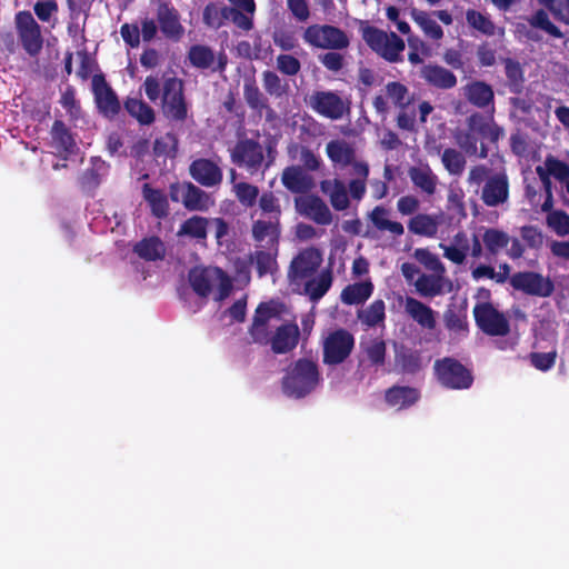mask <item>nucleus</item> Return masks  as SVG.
<instances>
[{"label":"nucleus","mask_w":569,"mask_h":569,"mask_svg":"<svg viewBox=\"0 0 569 569\" xmlns=\"http://www.w3.org/2000/svg\"><path fill=\"white\" fill-rule=\"evenodd\" d=\"M466 123L467 129L455 134L457 144L466 154L486 159L489 149L483 141L497 144L503 136V129L495 121L492 114L481 112L471 113Z\"/></svg>","instance_id":"nucleus-1"},{"label":"nucleus","mask_w":569,"mask_h":569,"mask_svg":"<svg viewBox=\"0 0 569 569\" xmlns=\"http://www.w3.org/2000/svg\"><path fill=\"white\" fill-rule=\"evenodd\" d=\"M362 39L385 61L389 63L403 61L406 42L396 32H387L373 26H366L362 28Z\"/></svg>","instance_id":"nucleus-2"},{"label":"nucleus","mask_w":569,"mask_h":569,"mask_svg":"<svg viewBox=\"0 0 569 569\" xmlns=\"http://www.w3.org/2000/svg\"><path fill=\"white\" fill-rule=\"evenodd\" d=\"M319 382L320 372L317 362L301 358L283 377L282 387L287 395L303 398L315 390Z\"/></svg>","instance_id":"nucleus-3"},{"label":"nucleus","mask_w":569,"mask_h":569,"mask_svg":"<svg viewBox=\"0 0 569 569\" xmlns=\"http://www.w3.org/2000/svg\"><path fill=\"white\" fill-rule=\"evenodd\" d=\"M433 373L437 381L446 389L465 390L473 383L471 370L452 357L437 359L433 363Z\"/></svg>","instance_id":"nucleus-4"},{"label":"nucleus","mask_w":569,"mask_h":569,"mask_svg":"<svg viewBox=\"0 0 569 569\" xmlns=\"http://www.w3.org/2000/svg\"><path fill=\"white\" fill-rule=\"evenodd\" d=\"M356 340L347 329L331 331L322 343V362L327 366L343 363L352 353Z\"/></svg>","instance_id":"nucleus-5"},{"label":"nucleus","mask_w":569,"mask_h":569,"mask_svg":"<svg viewBox=\"0 0 569 569\" xmlns=\"http://www.w3.org/2000/svg\"><path fill=\"white\" fill-rule=\"evenodd\" d=\"M303 41L315 48L342 50L349 47L347 33L331 24H311L302 34Z\"/></svg>","instance_id":"nucleus-6"},{"label":"nucleus","mask_w":569,"mask_h":569,"mask_svg":"<svg viewBox=\"0 0 569 569\" xmlns=\"http://www.w3.org/2000/svg\"><path fill=\"white\" fill-rule=\"evenodd\" d=\"M162 112L172 121H184L188 117V103L184 97L183 81L177 77L164 79L162 86Z\"/></svg>","instance_id":"nucleus-7"},{"label":"nucleus","mask_w":569,"mask_h":569,"mask_svg":"<svg viewBox=\"0 0 569 569\" xmlns=\"http://www.w3.org/2000/svg\"><path fill=\"white\" fill-rule=\"evenodd\" d=\"M472 312L477 327L487 336L505 337L509 335V320L491 302L477 303Z\"/></svg>","instance_id":"nucleus-8"},{"label":"nucleus","mask_w":569,"mask_h":569,"mask_svg":"<svg viewBox=\"0 0 569 569\" xmlns=\"http://www.w3.org/2000/svg\"><path fill=\"white\" fill-rule=\"evenodd\" d=\"M16 29L23 50L30 57H37L43 47L41 27L30 11L23 10L16 14Z\"/></svg>","instance_id":"nucleus-9"},{"label":"nucleus","mask_w":569,"mask_h":569,"mask_svg":"<svg viewBox=\"0 0 569 569\" xmlns=\"http://www.w3.org/2000/svg\"><path fill=\"white\" fill-rule=\"evenodd\" d=\"M91 91L98 112L107 118L114 119L121 111L118 94L106 80L103 73H96L91 78Z\"/></svg>","instance_id":"nucleus-10"},{"label":"nucleus","mask_w":569,"mask_h":569,"mask_svg":"<svg viewBox=\"0 0 569 569\" xmlns=\"http://www.w3.org/2000/svg\"><path fill=\"white\" fill-rule=\"evenodd\" d=\"M308 106L319 116L340 120L350 111V103L335 91H315L308 100Z\"/></svg>","instance_id":"nucleus-11"},{"label":"nucleus","mask_w":569,"mask_h":569,"mask_svg":"<svg viewBox=\"0 0 569 569\" xmlns=\"http://www.w3.org/2000/svg\"><path fill=\"white\" fill-rule=\"evenodd\" d=\"M230 158L232 163L246 168L250 174L259 172L264 163L262 146L253 139H240L233 147Z\"/></svg>","instance_id":"nucleus-12"},{"label":"nucleus","mask_w":569,"mask_h":569,"mask_svg":"<svg viewBox=\"0 0 569 569\" xmlns=\"http://www.w3.org/2000/svg\"><path fill=\"white\" fill-rule=\"evenodd\" d=\"M510 286L528 296L548 298L555 292V283L549 277L535 271H518L510 277Z\"/></svg>","instance_id":"nucleus-13"},{"label":"nucleus","mask_w":569,"mask_h":569,"mask_svg":"<svg viewBox=\"0 0 569 569\" xmlns=\"http://www.w3.org/2000/svg\"><path fill=\"white\" fill-rule=\"evenodd\" d=\"M411 18L421 29L423 34L433 41H439L445 36L441 26L437 23L435 18H438L446 26H450L453 22L452 14L448 10L428 12L425 10L412 9Z\"/></svg>","instance_id":"nucleus-14"},{"label":"nucleus","mask_w":569,"mask_h":569,"mask_svg":"<svg viewBox=\"0 0 569 569\" xmlns=\"http://www.w3.org/2000/svg\"><path fill=\"white\" fill-rule=\"evenodd\" d=\"M510 183L506 172L492 173L482 186L480 199L487 207H499L508 202Z\"/></svg>","instance_id":"nucleus-15"},{"label":"nucleus","mask_w":569,"mask_h":569,"mask_svg":"<svg viewBox=\"0 0 569 569\" xmlns=\"http://www.w3.org/2000/svg\"><path fill=\"white\" fill-rule=\"evenodd\" d=\"M392 348L395 371L413 376L423 369L425 363L421 350L398 341H393Z\"/></svg>","instance_id":"nucleus-16"},{"label":"nucleus","mask_w":569,"mask_h":569,"mask_svg":"<svg viewBox=\"0 0 569 569\" xmlns=\"http://www.w3.org/2000/svg\"><path fill=\"white\" fill-rule=\"evenodd\" d=\"M322 254L317 248H307L300 251L291 261L288 276L292 281L305 280L311 277L320 267Z\"/></svg>","instance_id":"nucleus-17"},{"label":"nucleus","mask_w":569,"mask_h":569,"mask_svg":"<svg viewBox=\"0 0 569 569\" xmlns=\"http://www.w3.org/2000/svg\"><path fill=\"white\" fill-rule=\"evenodd\" d=\"M297 211L317 224L328 226L332 222V213L327 203L316 194H307L295 199Z\"/></svg>","instance_id":"nucleus-18"},{"label":"nucleus","mask_w":569,"mask_h":569,"mask_svg":"<svg viewBox=\"0 0 569 569\" xmlns=\"http://www.w3.org/2000/svg\"><path fill=\"white\" fill-rule=\"evenodd\" d=\"M157 20L161 32L168 39L178 41L184 33V28L180 22L178 10L169 2L162 1L157 8Z\"/></svg>","instance_id":"nucleus-19"},{"label":"nucleus","mask_w":569,"mask_h":569,"mask_svg":"<svg viewBox=\"0 0 569 569\" xmlns=\"http://www.w3.org/2000/svg\"><path fill=\"white\" fill-rule=\"evenodd\" d=\"M189 173L193 180L207 188L220 184L223 179L221 168L214 161L206 158L193 160L190 163Z\"/></svg>","instance_id":"nucleus-20"},{"label":"nucleus","mask_w":569,"mask_h":569,"mask_svg":"<svg viewBox=\"0 0 569 569\" xmlns=\"http://www.w3.org/2000/svg\"><path fill=\"white\" fill-rule=\"evenodd\" d=\"M465 97L469 103L479 108H490L487 114H495V92L492 87L480 80L471 81L465 87Z\"/></svg>","instance_id":"nucleus-21"},{"label":"nucleus","mask_w":569,"mask_h":569,"mask_svg":"<svg viewBox=\"0 0 569 569\" xmlns=\"http://www.w3.org/2000/svg\"><path fill=\"white\" fill-rule=\"evenodd\" d=\"M408 177L413 187L423 194L431 197L436 193L439 179L428 163L410 167L408 169Z\"/></svg>","instance_id":"nucleus-22"},{"label":"nucleus","mask_w":569,"mask_h":569,"mask_svg":"<svg viewBox=\"0 0 569 569\" xmlns=\"http://www.w3.org/2000/svg\"><path fill=\"white\" fill-rule=\"evenodd\" d=\"M406 313L422 329L435 330L437 327V312L420 300L407 297L405 301Z\"/></svg>","instance_id":"nucleus-23"},{"label":"nucleus","mask_w":569,"mask_h":569,"mask_svg":"<svg viewBox=\"0 0 569 569\" xmlns=\"http://www.w3.org/2000/svg\"><path fill=\"white\" fill-rule=\"evenodd\" d=\"M217 280V267H193L188 272V281L193 292L200 298H208Z\"/></svg>","instance_id":"nucleus-24"},{"label":"nucleus","mask_w":569,"mask_h":569,"mask_svg":"<svg viewBox=\"0 0 569 569\" xmlns=\"http://www.w3.org/2000/svg\"><path fill=\"white\" fill-rule=\"evenodd\" d=\"M299 336V328L296 323L279 326L269 341L271 350L277 355H283L293 350L298 345Z\"/></svg>","instance_id":"nucleus-25"},{"label":"nucleus","mask_w":569,"mask_h":569,"mask_svg":"<svg viewBox=\"0 0 569 569\" xmlns=\"http://www.w3.org/2000/svg\"><path fill=\"white\" fill-rule=\"evenodd\" d=\"M281 183L292 193L305 194L313 188L312 178L299 166H289L281 173Z\"/></svg>","instance_id":"nucleus-26"},{"label":"nucleus","mask_w":569,"mask_h":569,"mask_svg":"<svg viewBox=\"0 0 569 569\" xmlns=\"http://www.w3.org/2000/svg\"><path fill=\"white\" fill-rule=\"evenodd\" d=\"M181 202L189 211L206 212L213 204L211 197L201 188L192 182L181 184Z\"/></svg>","instance_id":"nucleus-27"},{"label":"nucleus","mask_w":569,"mask_h":569,"mask_svg":"<svg viewBox=\"0 0 569 569\" xmlns=\"http://www.w3.org/2000/svg\"><path fill=\"white\" fill-rule=\"evenodd\" d=\"M420 77L427 84L437 89H451L457 84L455 73L439 64H425L420 70Z\"/></svg>","instance_id":"nucleus-28"},{"label":"nucleus","mask_w":569,"mask_h":569,"mask_svg":"<svg viewBox=\"0 0 569 569\" xmlns=\"http://www.w3.org/2000/svg\"><path fill=\"white\" fill-rule=\"evenodd\" d=\"M252 238L257 243L262 244L268 248H272L277 246L280 237V219L262 220L258 219L253 221L252 228Z\"/></svg>","instance_id":"nucleus-29"},{"label":"nucleus","mask_w":569,"mask_h":569,"mask_svg":"<svg viewBox=\"0 0 569 569\" xmlns=\"http://www.w3.org/2000/svg\"><path fill=\"white\" fill-rule=\"evenodd\" d=\"M243 98L247 106L261 114L263 111L267 112V119H271L274 116L273 109L270 107L268 98L259 89L254 79H247L243 83Z\"/></svg>","instance_id":"nucleus-30"},{"label":"nucleus","mask_w":569,"mask_h":569,"mask_svg":"<svg viewBox=\"0 0 569 569\" xmlns=\"http://www.w3.org/2000/svg\"><path fill=\"white\" fill-rule=\"evenodd\" d=\"M326 152L335 167L345 169L353 163L357 157L355 147L345 139L331 140L326 146Z\"/></svg>","instance_id":"nucleus-31"},{"label":"nucleus","mask_w":569,"mask_h":569,"mask_svg":"<svg viewBox=\"0 0 569 569\" xmlns=\"http://www.w3.org/2000/svg\"><path fill=\"white\" fill-rule=\"evenodd\" d=\"M385 399L391 407L406 409L413 406L420 399V392L417 388L409 386H392L387 389Z\"/></svg>","instance_id":"nucleus-32"},{"label":"nucleus","mask_w":569,"mask_h":569,"mask_svg":"<svg viewBox=\"0 0 569 569\" xmlns=\"http://www.w3.org/2000/svg\"><path fill=\"white\" fill-rule=\"evenodd\" d=\"M440 222L438 214L417 213L408 221V230L417 236L435 238Z\"/></svg>","instance_id":"nucleus-33"},{"label":"nucleus","mask_w":569,"mask_h":569,"mask_svg":"<svg viewBox=\"0 0 569 569\" xmlns=\"http://www.w3.org/2000/svg\"><path fill=\"white\" fill-rule=\"evenodd\" d=\"M321 191L329 197L330 203L337 211L349 208L350 201L345 183L339 179L323 180L320 183Z\"/></svg>","instance_id":"nucleus-34"},{"label":"nucleus","mask_w":569,"mask_h":569,"mask_svg":"<svg viewBox=\"0 0 569 569\" xmlns=\"http://www.w3.org/2000/svg\"><path fill=\"white\" fill-rule=\"evenodd\" d=\"M143 199L150 207L153 217L164 219L169 216L170 207L168 196L160 189H154L149 183L142 186Z\"/></svg>","instance_id":"nucleus-35"},{"label":"nucleus","mask_w":569,"mask_h":569,"mask_svg":"<svg viewBox=\"0 0 569 569\" xmlns=\"http://www.w3.org/2000/svg\"><path fill=\"white\" fill-rule=\"evenodd\" d=\"M132 251L144 261L162 260L166 256L164 243L157 236L141 239L133 246Z\"/></svg>","instance_id":"nucleus-36"},{"label":"nucleus","mask_w":569,"mask_h":569,"mask_svg":"<svg viewBox=\"0 0 569 569\" xmlns=\"http://www.w3.org/2000/svg\"><path fill=\"white\" fill-rule=\"evenodd\" d=\"M123 108L140 126H150L156 121L153 108L141 98L127 97L123 101Z\"/></svg>","instance_id":"nucleus-37"},{"label":"nucleus","mask_w":569,"mask_h":569,"mask_svg":"<svg viewBox=\"0 0 569 569\" xmlns=\"http://www.w3.org/2000/svg\"><path fill=\"white\" fill-rule=\"evenodd\" d=\"M373 292V283L370 280L355 282L346 286L340 295V300L347 306L365 303Z\"/></svg>","instance_id":"nucleus-38"},{"label":"nucleus","mask_w":569,"mask_h":569,"mask_svg":"<svg viewBox=\"0 0 569 569\" xmlns=\"http://www.w3.org/2000/svg\"><path fill=\"white\" fill-rule=\"evenodd\" d=\"M108 164L100 158L91 159V167L79 177V184L83 192H93L101 183V177L107 172Z\"/></svg>","instance_id":"nucleus-39"},{"label":"nucleus","mask_w":569,"mask_h":569,"mask_svg":"<svg viewBox=\"0 0 569 569\" xmlns=\"http://www.w3.org/2000/svg\"><path fill=\"white\" fill-rule=\"evenodd\" d=\"M332 281V271L325 269L318 277L311 278L305 283V292L311 302H318L329 291Z\"/></svg>","instance_id":"nucleus-40"},{"label":"nucleus","mask_w":569,"mask_h":569,"mask_svg":"<svg viewBox=\"0 0 569 569\" xmlns=\"http://www.w3.org/2000/svg\"><path fill=\"white\" fill-rule=\"evenodd\" d=\"M51 138L54 148L59 152L71 154L76 149V141L70 131L62 120H54L51 128Z\"/></svg>","instance_id":"nucleus-41"},{"label":"nucleus","mask_w":569,"mask_h":569,"mask_svg":"<svg viewBox=\"0 0 569 569\" xmlns=\"http://www.w3.org/2000/svg\"><path fill=\"white\" fill-rule=\"evenodd\" d=\"M389 210L382 206H377L369 213V220L379 231H388L396 237H400L405 232L402 223L388 219Z\"/></svg>","instance_id":"nucleus-42"},{"label":"nucleus","mask_w":569,"mask_h":569,"mask_svg":"<svg viewBox=\"0 0 569 569\" xmlns=\"http://www.w3.org/2000/svg\"><path fill=\"white\" fill-rule=\"evenodd\" d=\"M505 64V73L507 78V87L510 92L519 94L523 90L525 72L519 61L512 58H502Z\"/></svg>","instance_id":"nucleus-43"},{"label":"nucleus","mask_w":569,"mask_h":569,"mask_svg":"<svg viewBox=\"0 0 569 569\" xmlns=\"http://www.w3.org/2000/svg\"><path fill=\"white\" fill-rule=\"evenodd\" d=\"M482 243L489 257H496L510 243V236L503 230L488 228L482 233Z\"/></svg>","instance_id":"nucleus-44"},{"label":"nucleus","mask_w":569,"mask_h":569,"mask_svg":"<svg viewBox=\"0 0 569 569\" xmlns=\"http://www.w3.org/2000/svg\"><path fill=\"white\" fill-rule=\"evenodd\" d=\"M221 27L231 21L237 28L249 31L253 28V19L247 13L240 12V10L227 6L222 1H219Z\"/></svg>","instance_id":"nucleus-45"},{"label":"nucleus","mask_w":569,"mask_h":569,"mask_svg":"<svg viewBox=\"0 0 569 569\" xmlns=\"http://www.w3.org/2000/svg\"><path fill=\"white\" fill-rule=\"evenodd\" d=\"M209 220L204 217L192 216L184 220L177 232L179 237L186 236L191 239L204 240L208 234Z\"/></svg>","instance_id":"nucleus-46"},{"label":"nucleus","mask_w":569,"mask_h":569,"mask_svg":"<svg viewBox=\"0 0 569 569\" xmlns=\"http://www.w3.org/2000/svg\"><path fill=\"white\" fill-rule=\"evenodd\" d=\"M357 318L367 327H376L386 319V305L381 299L372 301L367 308L357 311Z\"/></svg>","instance_id":"nucleus-47"},{"label":"nucleus","mask_w":569,"mask_h":569,"mask_svg":"<svg viewBox=\"0 0 569 569\" xmlns=\"http://www.w3.org/2000/svg\"><path fill=\"white\" fill-rule=\"evenodd\" d=\"M363 353L372 367L380 368L386 363L387 345L386 341L379 337L370 339L366 343H361Z\"/></svg>","instance_id":"nucleus-48"},{"label":"nucleus","mask_w":569,"mask_h":569,"mask_svg":"<svg viewBox=\"0 0 569 569\" xmlns=\"http://www.w3.org/2000/svg\"><path fill=\"white\" fill-rule=\"evenodd\" d=\"M417 291L422 297H436L443 291V278L441 276L422 273L415 283Z\"/></svg>","instance_id":"nucleus-49"},{"label":"nucleus","mask_w":569,"mask_h":569,"mask_svg":"<svg viewBox=\"0 0 569 569\" xmlns=\"http://www.w3.org/2000/svg\"><path fill=\"white\" fill-rule=\"evenodd\" d=\"M190 63L198 69H208L214 62L212 49L204 44H193L188 51Z\"/></svg>","instance_id":"nucleus-50"},{"label":"nucleus","mask_w":569,"mask_h":569,"mask_svg":"<svg viewBox=\"0 0 569 569\" xmlns=\"http://www.w3.org/2000/svg\"><path fill=\"white\" fill-rule=\"evenodd\" d=\"M441 162L451 176H460L467 163L465 156L453 148H447L443 150L441 154Z\"/></svg>","instance_id":"nucleus-51"},{"label":"nucleus","mask_w":569,"mask_h":569,"mask_svg":"<svg viewBox=\"0 0 569 569\" xmlns=\"http://www.w3.org/2000/svg\"><path fill=\"white\" fill-rule=\"evenodd\" d=\"M466 20L470 28L481 32L482 34L493 36L496 32V26L491 19L475 9L467 10Z\"/></svg>","instance_id":"nucleus-52"},{"label":"nucleus","mask_w":569,"mask_h":569,"mask_svg":"<svg viewBox=\"0 0 569 569\" xmlns=\"http://www.w3.org/2000/svg\"><path fill=\"white\" fill-rule=\"evenodd\" d=\"M528 22L532 28L540 29L553 38L561 39L563 37L562 31L549 19L543 9H539L531 14Z\"/></svg>","instance_id":"nucleus-53"},{"label":"nucleus","mask_w":569,"mask_h":569,"mask_svg":"<svg viewBox=\"0 0 569 569\" xmlns=\"http://www.w3.org/2000/svg\"><path fill=\"white\" fill-rule=\"evenodd\" d=\"M262 86L268 94L276 98L287 94L289 90L288 82L283 81L274 71L271 70L262 72Z\"/></svg>","instance_id":"nucleus-54"},{"label":"nucleus","mask_w":569,"mask_h":569,"mask_svg":"<svg viewBox=\"0 0 569 569\" xmlns=\"http://www.w3.org/2000/svg\"><path fill=\"white\" fill-rule=\"evenodd\" d=\"M386 94L393 104L400 109L407 108L412 100L407 86L399 81L388 82L386 86Z\"/></svg>","instance_id":"nucleus-55"},{"label":"nucleus","mask_w":569,"mask_h":569,"mask_svg":"<svg viewBox=\"0 0 569 569\" xmlns=\"http://www.w3.org/2000/svg\"><path fill=\"white\" fill-rule=\"evenodd\" d=\"M233 191L238 201L247 208L253 207L259 197V188L248 182L234 183Z\"/></svg>","instance_id":"nucleus-56"},{"label":"nucleus","mask_w":569,"mask_h":569,"mask_svg":"<svg viewBox=\"0 0 569 569\" xmlns=\"http://www.w3.org/2000/svg\"><path fill=\"white\" fill-rule=\"evenodd\" d=\"M249 261L256 263L259 277H263L272 271L273 266L277 263L274 256L266 250H257L249 256Z\"/></svg>","instance_id":"nucleus-57"},{"label":"nucleus","mask_w":569,"mask_h":569,"mask_svg":"<svg viewBox=\"0 0 569 569\" xmlns=\"http://www.w3.org/2000/svg\"><path fill=\"white\" fill-rule=\"evenodd\" d=\"M443 321L449 331L462 335L468 332L467 317L459 311L448 309L443 315Z\"/></svg>","instance_id":"nucleus-58"},{"label":"nucleus","mask_w":569,"mask_h":569,"mask_svg":"<svg viewBox=\"0 0 569 569\" xmlns=\"http://www.w3.org/2000/svg\"><path fill=\"white\" fill-rule=\"evenodd\" d=\"M543 168L559 182L569 178V164L551 154L547 156Z\"/></svg>","instance_id":"nucleus-59"},{"label":"nucleus","mask_w":569,"mask_h":569,"mask_svg":"<svg viewBox=\"0 0 569 569\" xmlns=\"http://www.w3.org/2000/svg\"><path fill=\"white\" fill-rule=\"evenodd\" d=\"M259 208L266 214H270L269 218L280 219L281 206L279 199L272 191H264L258 199Z\"/></svg>","instance_id":"nucleus-60"},{"label":"nucleus","mask_w":569,"mask_h":569,"mask_svg":"<svg viewBox=\"0 0 569 569\" xmlns=\"http://www.w3.org/2000/svg\"><path fill=\"white\" fill-rule=\"evenodd\" d=\"M547 224L558 236L569 234V214L562 210H555L547 216Z\"/></svg>","instance_id":"nucleus-61"},{"label":"nucleus","mask_w":569,"mask_h":569,"mask_svg":"<svg viewBox=\"0 0 569 569\" xmlns=\"http://www.w3.org/2000/svg\"><path fill=\"white\" fill-rule=\"evenodd\" d=\"M558 21L569 26V0H538Z\"/></svg>","instance_id":"nucleus-62"},{"label":"nucleus","mask_w":569,"mask_h":569,"mask_svg":"<svg viewBox=\"0 0 569 569\" xmlns=\"http://www.w3.org/2000/svg\"><path fill=\"white\" fill-rule=\"evenodd\" d=\"M178 140L173 133H167L158 138L153 143V152L157 157H174L177 153Z\"/></svg>","instance_id":"nucleus-63"},{"label":"nucleus","mask_w":569,"mask_h":569,"mask_svg":"<svg viewBox=\"0 0 569 569\" xmlns=\"http://www.w3.org/2000/svg\"><path fill=\"white\" fill-rule=\"evenodd\" d=\"M60 104L72 119H78L80 117L81 107L76 98V90L73 87L69 86L66 88L61 94Z\"/></svg>","instance_id":"nucleus-64"}]
</instances>
